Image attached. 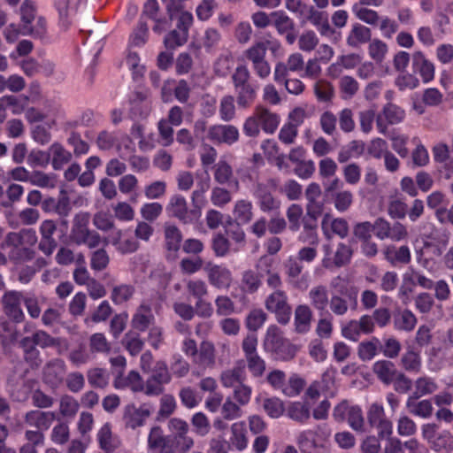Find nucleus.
<instances>
[{"label": "nucleus", "mask_w": 453, "mask_h": 453, "mask_svg": "<svg viewBox=\"0 0 453 453\" xmlns=\"http://www.w3.org/2000/svg\"><path fill=\"white\" fill-rule=\"evenodd\" d=\"M280 123V117L274 112L264 108L257 107L253 113L249 116L242 127L245 135L257 137L263 130L266 134H273Z\"/></svg>", "instance_id": "f257e3e1"}, {"label": "nucleus", "mask_w": 453, "mask_h": 453, "mask_svg": "<svg viewBox=\"0 0 453 453\" xmlns=\"http://www.w3.org/2000/svg\"><path fill=\"white\" fill-rule=\"evenodd\" d=\"M263 347L265 352L273 353L277 358L282 360L292 358L297 350L296 346L282 337L280 328L275 325L268 326Z\"/></svg>", "instance_id": "f03ea898"}, {"label": "nucleus", "mask_w": 453, "mask_h": 453, "mask_svg": "<svg viewBox=\"0 0 453 453\" xmlns=\"http://www.w3.org/2000/svg\"><path fill=\"white\" fill-rule=\"evenodd\" d=\"M37 242L36 233L33 229H26L18 233H10L1 244V249L9 256L11 259L18 260L20 258V252H27L25 245L33 246Z\"/></svg>", "instance_id": "7ed1b4c3"}, {"label": "nucleus", "mask_w": 453, "mask_h": 453, "mask_svg": "<svg viewBox=\"0 0 453 453\" xmlns=\"http://www.w3.org/2000/svg\"><path fill=\"white\" fill-rule=\"evenodd\" d=\"M62 343L60 339L52 338L47 333L43 331H38L32 338H24L20 344L24 349L26 355L25 357L27 361L31 362V365H37L39 364V351L34 347L38 345L42 348H48Z\"/></svg>", "instance_id": "20e7f679"}, {"label": "nucleus", "mask_w": 453, "mask_h": 453, "mask_svg": "<svg viewBox=\"0 0 453 453\" xmlns=\"http://www.w3.org/2000/svg\"><path fill=\"white\" fill-rule=\"evenodd\" d=\"M265 308L276 315L277 320L287 324L291 315V308L287 302V296L282 291L272 293L265 300Z\"/></svg>", "instance_id": "39448f33"}, {"label": "nucleus", "mask_w": 453, "mask_h": 453, "mask_svg": "<svg viewBox=\"0 0 453 453\" xmlns=\"http://www.w3.org/2000/svg\"><path fill=\"white\" fill-rule=\"evenodd\" d=\"M405 111L394 104H388L376 118V126L379 133L385 134L388 125H396L405 119Z\"/></svg>", "instance_id": "423d86ee"}, {"label": "nucleus", "mask_w": 453, "mask_h": 453, "mask_svg": "<svg viewBox=\"0 0 453 453\" xmlns=\"http://www.w3.org/2000/svg\"><path fill=\"white\" fill-rule=\"evenodd\" d=\"M210 284L216 288H228L232 283V273L225 266L208 264L204 267Z\"/></svg>", "instance_id": "0eeeda50"}, {"label": "nucleus", "mask_w": 453, "mask_h": 453, "mask_svg": "<svg viewBox=\"0 0 453 453\" xmlns=\"http://www.w3.org/2000/svg\"><path fill=\"white\" fill-rule=\"evenodd\" d=\"M208 139L217 143L231 145L239 139V130L232 125H214L208 130Z\"/></svg>", "instance_id": "6e6552de"}, {"label": "nucleus", "mask_w": 453, "mask_h": 453, "mask_svg": "<svg viewBox=\"0 0 453 453\" xmlns=\"http://www.w3.org/2000/svg\"><path fill=\"white\" fill-rule=\"evenodd\" d=\"M152 407L143 403L140 407L127 405L125 409L124 420L128 427L133 429L144 425L146 419L150 416Z\"/></svg>", "instance_id": "1a4fd4ad"}, {"label": "nucleus", "mask_w": 453, "mask_h": 453, "mask_svg": "<svg viewBox=\"0 0 453 453\" xmlns=\"http://www.w3.org/2000/svg\"><path fill=\"white\" fill-rule=\"evenodd\" d=\"M166 211L170 216L177 218L184 223H189L193 219L187 201L181 195H173L170 197Z\"/></svg>", "instance_id": "9d476101"}, {"label": "nucleus", "mask_w": 453, "mask_h": 453, "mask_svg": "<svg viewBox=\"0 0 453 453\" xmlns=\"http://www.w3.org/2000/svg\"><path fill=\"white\" fill-rule=\"evenodd\" d=\"M321 227L324 234L330 238L332 234H337L341 238L347 236L349 226L347 221L342 218H334L330 214H326L321 222Z\"/></svg>", "instance_id": "9b49d317"}, {"label": "nucleus", "mask_w": 453, "mask_h": 453, "mask_svg": "<svg viewBox=\"0 0 453 453\" xmlns=\"http://www.w3.org/2000/svg\"><path fill=\"white\" fill-rule=\"evenodd\" d=\"M22 295L16 291L6 293L3 297L5 314L15 320L20 322L24 319V313L20 308Z\"/></svg>", "instance_id": "f8f14e48"}, {"label": "nucleus", "mask_w": 453, "mask_h": 453, "mask_svg": "<svg viewBox=\"0 0 453 453\" xmlns=\"http://www.w3.org/2000/svg\"><path fill=\"white\" fill-rule=\"evenodd\" d=\"M296 442L302 453H319L323 447L319 434L313 430H305L300 433Z\"/></svg>", "instance_id": "ddd939ff"}, {"label": "nucleus", "mask_w": 453, "mask_h": 453, "mask_svg": "<svg viewBox=\"0 0 453 453\" xmlns=\"http://www.w3.org/2000/svg\"><path fill=\"white\" fill-rule=\"evenodd\" d=\"M106 242L111 243L122 254L132 253L138 249V242L133 237L123 238L120 229L113 230Z\"/></svg>", "instance_id": "4468645a"}, {"label": "nucleus", "mask_w": 453, "mask_h": 453, "mask_svg": "<svg viewBox=\"0 0 453 453\" xmlns=\"http://www.w3.org/2000/svg\"><path fill=\"white\" fill-rule=\"evenodd\" d=\"M230 431V445L239 451L244 450L249 444L245 423L239 421L232 424Z\"/></svg>", "instance_id": "2eb2a0df"}, {"label": "nucleus", "mask_w": 453, "mask_h": 453, "mask_svg": "<svg viewBox=\"0 0 453 453\" xmlns=\"http://www.w3.org/2000/svg\"><path fill=\"white\" fill-rule=\"evenodd\" d=\"M55 419L52 411H31L26 415V422L40 430L48 429Z\"/></svg>", "instance_id": "dca6fc26"}, {"label": "nucleus", "mask_w": 453, "mask_h": 453, "mask_svg": "<svg viewBox=\"0 0 453 453\" xmlns=\"http://www.w3.org/2000/svg\"><path fill=\"white\" fill-rule=\"evenodd\" d=\"M165 247L168 251V257L176 258L180 250L182 235L180 231L173 225L165 226Z\"/></svg>", "instance_id": "f3484780"}, {"label": "nucleus", "mask_w": 453, "mask_h": 453, "mask_svg": "<svg viewBox=\"0 0 453 453\" xmlns=\"http://www.w3.org/2000/svg\"><path fill=\"white\" fill-rule=\"evenodd\" d=\"M214 179L219 184H230L234 190L239 189V181L233 179V170L225 160H219L214 166Z\"/></svg>", "instance_id": "a211bd4d"}, {"label": "nucleus", "mask_w": 453, "mask_h": 453, "mask_svg": "<svg viewBox=\"0 0 453 453\" xmlns=\"http://www.w3.org/2000/svg\"><path fill=\"white\" fill-rule=\"evenodd\" d=\"M65 372V363L60 359H55L44 367L43 378L50 385L58 384Z\"/></svg>", "instance_id": "6ab92c4d"}, {"label": "nucleus", "mask_w": 453, "mask_h": 453, "mask_svg": "<svg viewBox=\"0 0 453 453\" xmlns=\"http://www.w3.org/2000/svg\"><path fill=\"white\" fill-rule=\"evenodd\" d=\"M413 65L421 76L423 81L427 83L434 78V65L426 58L423 53L417 52L413 57Z\"/></svg>", "instance_id": "aec40b11"}, {"label": "nucleus", "mask_w": 453, "mask_h": 453, "mask_svg": "<svg viewBox=\"0 0 453 453\" xmlns=\"http://www.w3.org/2000/svg\"><path fill=\"white\" fill-rule=\"evenodd\" d=\"M371 36L370 28L359 23H355L352 25L346 41L348 45L356 48L370 41Z\"/></svg>", "instance_id": "412c9836"}, {"label": "nucleus", "mask_w": 453, "mask_h": 453, "mask_svg": "<svg viewBox=\"0 0 453 453\" xmlns=\"http://www.w3.org/2000/svg\"><path fill=\"white\" fill-rule=\"evenodd\" d=\"M154 322L151 309L144 304L139 306L132 319V326L139 331H145Z\"/></svg>", "instance_id": "4be33fe9"}, {"label": "nucleus", "mask_w": 453, "mask_h": 453, "mask_svg": "<svg viewBox=\"0 0 453 453\" xmlns=\"http://www.w3.org/2000/svg\"><path fill=\"white\" fill-rule=\"evenodd\" d=\"M100 448L107 453H111L119 446V439L111 433V427L104 424L97 433Z\"/></svg>", "instance_id": "5701e85b"}, {"label": "nucleus", "mask_w": 453, "mask_h": 453, "mask_svg": "<svg viewBox=\"0 0 453 453\" xmlns=\"http://www.w3.org/2000/svg\"><path fill=\"white\" fill-rule=\"evenodd\" d=\"M193 362L202 367L211 366L215 362L213 344L209 342H203Z\"/></svg>", "instance_id": "b1692460"}, {"label": "nucleus", "mask_w": 453, "mask_h": 453, "mask_svg": "<svg viewBox=\"0 0 453 453\" xmlns=\"http://www.w3.org/2000/svg\"><path fill=\"white\" fill-rule=\"evenodd\" d=\"M416 396H410L406 402L409 411L421 418H428L433 412V405L429 400H422L418 402Z\"/></svg>", "instance_id": "393cba45"}, {"label": "nucleus", "mask_w": 453, "mask_h": 453, "mask_svg": "<svg viewBox=\"0 0 453 453\" xmlns=\"http://www.w3.org/2000/svg\"><path fill=\"white\" fill-rule=\"evenodd\" d=\"M311 311L307 305H299L295 311V326L298 333H306L310 330Z\"/></svg>", "instance_id": "a878e982"}, {"label": "nucleus", "mask_w": 453, "mask_h": 453, "mask_svg": "<svg viewBox=\"0 0 453 453\" xmlns=\"http://www.w3.org/2000/svg\"><path fill=\"white\" fill-rule=\"evenodd\" d=\"M254 196L258 199L260 209L263 211H273L280 206V202L273 197L272 194L264 185H257Z\"/></svg>", "instance_id": "bb28decb"}, {"label": "nucleus", "mask_w": 453, "mask_h": 453, "mask_svg": "<svg viewBox=\"0 0 453 453\" xmlns=\"http://www.w3.org/2000/svg\"><path fill=\"white\" fill-rule=\"evenodd\" d=\"M114 384L117 388L128 387L134 392L144 389L142 379L135 371H131L126 378L120 376L116 378Z\"/></svg>", "instance_id": "cd10ccee"}, {"label": "nucleus", "mask_w": 453, "mask_h": 453, "mask_svg": "<svg viewBox=\"0 0 453 453\" xmlns=\"http://www.w3.org/2000/svg\"><path fill=\"white\" fill-rule=\"evenodd\" d=\"M252 203L248 200H238L236 201L234 210L233 215L235 220L239 224H247L249 223L253 216L252 213Z\"/></svg>", "instance_id": "c85d7f7f"}, {"label": "nucleus", "mask_w": 453, "mask_h": 453, "mask_svg": "<svg viewBox=\"0 0 453 453\" xmlns=\"http://www.w3.org/2000/svg\"><path fill=\"white\" fill-rule=\"evenodd\" d=\"M50 157H51L52 166L55 170L62 168L71 159V153L67 151L62 145L54 143L50 148Z\"/></svg>", "instance_id": "c756f323"}, {"label": "nucleus", "mask_w": 453, "mask_h": 453, "mask_svg": "<svg viewBox=\"0 0 453 453\" xmlns=\"http://www.w3.org/2000/svg\"><path fill=\"white\" fill-rule=\"evenodd\" d=\"M304 228L309 229L310 234H311V244L313 245V247H304L301 249L298 252L297 259L299 261H304V262H311L314 260V258L317 256V250L316 246L319 243V239L317 234H315L313 230V226L309 225L308 223H304Z\"/></svg>", "instance_id": "7c9ffc66"}, {"label": "nucleus", "mask_w": 453, "mask_h": 453, "mask_svg": "<svg viewBox=\"0 0 453 453\" xmlns=\"http://www.w3.org/2000/svg\"><path fill=\"white\" fill-rule=\"evenodd\" d=\"M287 413L291 419L304 423L310 418V407L303 402H292L287 408Z\"/></svg>", "instance_id": "2f4dec72"}, {"label": "nucleus", "mask_w": 453, "mask_h": 453, "mask_svg": "<svg viewBox=\"0 0 453 453\" xmlns=\"http://www.w3.org/2000/svg\"><path fill=\"white\" fill-rule=\"evenodd\" d=\"M244 367L242 365H237L233 369H229L222 372L221 382L222 385L226 388L236 387L237 385L241 384V382L244 380Z\"/></svg>", "instance_id": "473e14b6"}, {"label": "nucleus", "mask_w": 453, "mask_h": 453, "mask_svg": "<svg viewBox=\"0 0 453 453\" xmlns=\"http://www.w3.org/2000/svg\"><path fill=\"white\" fill-rule=\"evenodd\" d=\"M446 247L445 241H437L434 238L427 241H424V246L420 250V257L419 261L422 260V257H424V260L426 261L428 258L434 257H440Z\"/></svg>", "instance_id": "72a5a7b5"}, {"label": "nucleus", "mask_w": 453, "mask_h": 453, "mask_svg": "<svg viewBox=\"0 0 453 453\" xmlns=\"http://www.w3.org/2000/svg\"><path fill=\"white\" fill-rule=\"evenodd\" d=\"M352 12L354 15L364 23H366L370 26L379 25L380 18L376 11L356 4L352 7Z\"/></svg>", "instance_id": "f704fd0d"}, {"label": "nucleus", "mask_w": 453, "mask_h": 453, "mask_svg": "<svg viewBox=\"0 0 453 453\" xmlns=\"http://www.w3.org/2000/svg\"><path fill=\"white\" fill-rule=\"evenodd\" d=\"M351 256L352 251L350 248L343 243H340L337 247L334 261L332 262L329 258L325 257L323 264L327 268L332 267L334 265L342 266L349 262Z\"/></svg>", "instance_id": "c9c22d12"}, {"label": "nucleus", "mask_w": 453, "mask_h": 453, "mask_svg": "<svg viewBox=\"0 0 453 453\" xmlns=\"http://www.w3.org/2000/svg\"><path fill=\"white\" fill-rule=\"evenodd\" d=\"M309 298L311 305L319 311H325L327 307V290L323 286H317L312 288L309 292Z\"/></svg>", "instance_id": "e433bc0d"}, {"label": "nucleus", "mask_w": 453, "mask_h": 453, "mask_svg": "<svg viewBox=\"0 0 453 453\" xmlns=\"http://www.w3.org/2000/svg\"><path fill=\"white\" fill-rule=\"evenodd\" d=\"M373 371L385 383L393 381L396 374L393 363L386 360L377 361L374 363Z\"/></svg>", "instance_id": "4c0bfd02"}, {"label": "nucleus", "mask_w": 453, "mask_h": 453, "mask_svg": "<svg viewBox=\"0 0 453 453\" xmlns=\"http://www.w3.org/2000/svg\"><path fill=\"white\" fill-rule=\"evenodd\" d=\"M148 444L151 449L157 450L161 453L166 452L168 440L164 436L163 431L159 426L151 428L148 438Z\"/></svg>", "instance_id": "58836bf2"}, {"label": "nucleus", "mask_w": 453, "mask_h": 453, "mask_svg": "<svg viewBox=\"0 0 453 453\" xmlns=\"http://www.w3.org/2000/svg\"><path fill=\"white\" fill-rule=\"evenodd\" d=\"M234 65V58L230 52L221 54L214 63V72L221 77L227 76Z\"/></svg>", "instance_id": "ea45409f"}, {"label": "nucleus", "mask_w": 453, "mask_h": 453, "mask_svg": "<svg viewBox=\"0 0 453 453\" xmlns=\"http://www.w3.org/2000/svg\"><path fill=\"white\" fill-rule=\"evenodd\" d=\"M386 258L392 264L408 263L411 260V252L407 246H401L399 249L388 247L384 251Z\"/></svg>", "instance_id": "a19ab883"}, {"label": "nucleus", "mask_w": 453, "mask_h": 453, "mask_svg": "<svg viewBox=\"0 0 453 453\" xmlns=\"http://www.w3.org/2000/svg\"><path fill=\"white\" fill-rule=\"evenodd\" d=\"M234 89L240 107L248 108L253 104L256 98V90L250 84L234 88Z\"/></svg>", "instance_id": "79ce46f5"}, {"label": "nucleus", "mask_w": 453, "mask_h": 453, "mask_svg": "<svg viewBox=\"0 0 453 453\" xmlns=\"http://www.w3.org/2000/svg\"><path fill=\"white\" fill-rule=\"evenodd\" d=\"M263 408L267 415L273 418H278L286 411L282 400L278 397H268L263 402Z\"/></svg>", "instance_id": "37998d69"}, {"label": "nucleus", "mask_w": 453, "mask_h": 453, "mask_svg": "<svg viewBox=\"0 0 453 453\" xmlns=\"http://www.w3.org/2000/svg\"><path fill=\"white\" fill-rule=\"evenodd\" d=\"M58 106H54L52 108L51 113H43L42 110L32 107L27 110L26 118L31 123L41 122L44 120H48L49 122H54V119L58 114Z\"/></svg>", "instance_id": "c03bdc74"}, {"label": "nucleus", "mask_w": 453, "mask_h": 453, "mask_svg": "<svg viewBox=\"0 0 453 453\" xmlns=\"http://www.w3.org/2000/svg\"><path fill=\"white\" fill-rule=\"evenodd\" d=\"M88 221L89 215L88 213H79L75 216L72 235L76 242H79V239H81L87 233H88Z\"/></svg>", "instance_id": "a18cd8bd"}, {"label": "nucleus", "mask_w": 453, "mask_h": 453, "mask_svg": "<svg viewBox=\"0 0 453 453\" xmlns=\"http://www.w3.org/2000/svg\"><path fill=\"white\" fill-rule=\"evenodd\" d=\"M305 385V381L296 374L289 377L288 382H285L281 393L288 397H295L300 395Z\"/></svg>", "instance_id": "49530a36"}, {"label": "nucleus", "mask_w": 453, "mask_h": 453, "mask_svg": "<svg viewBox=\"0 0 453 453\" xmlns=\"http://www.w3.org/2000/svg\"><path fill=\"white\" fill-rule=\"evenodd\" d=\"M149 37V27L148 26L140 21L138 26L134 29L129 37V47H142L143 46Z\"/></svg>", "instance_id": "de8ad7c7"}, {"label": "nucleus", "mask_w": 453, "mask_h": 453, "mask_svg": "<svg viewBox=\"0 0 453 453\" xmlns=\"http://www.w3.org/2000/svg\"><path fill=\"white\" fill-rule=\"evenodd\" d=\"M334 208L339 212L348 211L353 203V194L349 190H339L333 195Z\"/></svg>", "instance_id": "09e8293b"}, {"label": "nucleus", "mask_w": 453, "mask_h": 453, "mask_svg": "<svg viewBox=\"0 0 453 453\" xmlns=\"http://www.w3.org/2000/svg\"><path fill=\"white\" fill-rule=\"evenodd\" d=\"M417 323L415 315L408 311H403L395 317V326L399 330L411 331Z\"/></svg>", "instance_id": "8fccbe9b"}, {"label": "nucleus", "mask_w": 453, "mask_h": 453, "mask_svg": "<svg viewBox=\"0 0 453 453\" xmlns=\"http://www.w3.org/2000/svg\"><path fill=\"white\" fill-rule=\"evenodd\" d=\"M437 389V385L428 377H422L416 380L415 382V390L413 392V396L416 398H419L423 395H429L434 393Z\"/></svg>", "instance_id": "3c124183"}, {"label": "nucleus", "mask_w": 453, "mask_h": 453, "mask_svg": "<svg viewBox=\"0 0 453 453\" xmlns=\"http://www.w3.org/2000/svg\"><path fill=\"white\" fill-rule=\"evenodd\" d=\"M265 320L266 314L264 311L261 309H254L248 314L245 319V325L249 330L256 332L263 326Z\"/></svg>", "instance_id": "603ef678"}, {"label": "nucleus", "mask_w": 453, "mask_h": 453, "mask_svg": "<svg viewBox=\"0 0 453 453\" xmlns=\"http://www.w3.org/2000/svg\"><path fill=\"white\" fill-rule=\"evenodd\" d=\"M210 188V180H201L196 184V189L193 191L191 200L196 208L201 209L206 203L205 193Z\"/></svg>", "instance_id": "864d4df0"}, {"label": "nucleus", "mask_w": 453, "mask_h": 453, "mask_svg": "<svg viewBox=\"0 0 453 453\" xmlns=\"http://www.w3.org/2000/svg\"><path fill=\"white\" fill-rule=\"evenodd\" d=\"M220 119L224 121H230L235 116L234 99L232 96H225L219 104Z\"/></svg>", "instance_id": "5fc2aeb1"}, {"label": "nucleus", "mask_w": 453, "mask_h": 453, "mask_svg": "<svg viewBox=\"0 0 453 453\" xmlns=\"http://www.w3.org/2000/svg\"><path fill=\"white\" fill-rule=\"evenodd\" d=\"M395 84L400 90L403 91L418 88L419 81L411 73L401 72L395 78Z\"/></svg>", "instance_id": "6e6d98bb"}, {"label": "nucleus", "mask_w": 453, "mask_h": 453, "mask_svg": "<svg viewBox=\"0 0 453 453\" xmlns=\"http://www.w3.org/2000/svg\"><path fill=\"white\" fill-rule=\"evenodd\" d=\"M379 346L380 341L378 339L361 342L358 346L359 357L364 361L371 360L375 357Z\"/></svg>", "instance_id": "4d7b16f0"}, {"label": "nucleus", "mask_w": 453, "mask_h": 453, "mask_svg": "<svg viewBox=\"0 0 453 453\" xmlns=\"http://www.w3.org/2000/svg\"><path fill=\"white\" fill-rule=\"evenodd\" d=\"M30 183L40 188H52L57 184V179L53 174L34 172L30 178Z\"/></svg>", "instance_id": "13d9d810"}, {"label": "nucleus", "mask_w": 453, "mask_h": 453, "mask_svg": "<svg viewBox=\"0 0 453 453\" xmlns=\"http://www.w3.org/2000/svg\"><path fill=\"white\" fill-rule=\"evenodd\" d=\"M366 150L369 156L380 159L388 151V143L381 138H374L368 143Z\"/></svg>", "instance_id": "bf43d9fd"}, {"label": "nucleus", "mask_w": 453, "mask_h": 453, "mask_svg": "<svg viewBox=\"0 0 453 453\" xmlns=\"http://www.w3.org/2000/svg\"><path fill=\"white\" fill-rule=\"evenodd\" d=\"M134 289L130 285H119L115 287L111 292V300L116 304L128 301L134 295Z\"/></svg>", "instance_id": "052dcab7"}, {"label": "nucleus", "mask_w": 453, "mask_h": 453, "mask_svg": "<svg viewBox=\"0 0 453 453\" xmlns=\"http://www.w3.org/2000/svg\"><path fill=\"white\" fill-rule=\"evenodd\" d=\"M114 216L120 221H131L134 218L133 207L127 202H119L112 206Z\"/></svg>", "instance_id": "680f3d73"}, {"label": "nucleus", "mask_w": 453, "mask_h": 453, "mask_svg": "<svg viewBox=\"0 0 453 453\" xmlns=\"http://www.w3.org/2000/svg\"><path fill=\"white\" fill-rule=\"evenodd\" d=\"M188 34L186 31L179 29V31L173 30L166 35L164 40V43L166 48L175 49L179 46L183 45L188 40Z\"/></svg>", "instance_id": "e2e57ef3"}, {"label": "nucleus", "mask_w": 453, "mask_h": 453, "mask_svg": "<svg viewBox=\"0 0 453 453\" xmlns=\"http://www.w3.org/2000/svg\"><path fill=\"white\" fill-rule=\"evenodd\" d=\"M303 208L298 204H291L287 211V218L289 223V229L296 232L301 226Z\"/></svg>", "instance_id": "0e129e2a"}, {"label": "nucleus", "mask_w": 453, "mask_h": 453, "mask_svg": "<svg viewBox=\"0 0 453 453\" xmlns=\"http://www.w3.org/2000/svg\"><path fill=\"white\" fill-rule=\"evenodd\" d=\"M163 211V206L159 203L152 202L144 203L140 210L142 217L147 221L156 220Z\"/></svg>", "instance_id": "69168bd1"}, {"label": "nucleus", "mask_w": 453, "mask_h": 453, "mask_svg": "<svg viewBox=\"0 0 453 453\" xmlns=\"http://www.w3.org/2000/svg\"><path fill=\"white\" fill-rule=\"evenodd\" d=\"M220 35L214 28L205 30L201 39L200 48H204L207 52H211L219 42Z\"/></svg>", "instance_id": "338daca9"}, {"label": "nucleus", "mask_w": 453, "mask_h": 453, "mask_svg": "<svg viewBox=\"0 0 453 453\" xmlns=\"http://www.w3.org/2000/svg\"><path fill=\"white\" fill-rule=\"evenodd\" d=\"M231 200L232 195L227 189L220 187H214L211 189V201L213 205L217 207H223L230 203Z\"/></svg>", "instance_id": "774afa93"}]
</instances>
